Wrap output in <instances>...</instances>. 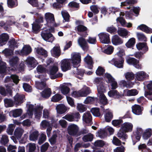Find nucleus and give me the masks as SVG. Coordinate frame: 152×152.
Listing matches in <instances>:
<instances>
[{
    "label": "nucleus",
    "instance_id": "6",
    "mask_svg": "<svg viewBox=\"0 0 152 152\" xmlns=\"http://www.w3.org/2000/svg\"><path fill=\"white\" fill-rule=\"evenodd\" d=\"M91 92L90 88L87 87L78 91H74L72 94L77 97H85Z\"/></svg>",
    "mask_w": 152,
    "mask_h": 152
},
{
    "label": "nucleus",
    "instance_id": "2",
    "mask_svg": "<svg viewBox=\"0 0 152 152\" xmlns=\"http://www.w3.org/2000/svg\"><path fill=\"white\" fill-rule=\"evenodd\" d=\"M71 57L70 59V61L72 64V65L74 67L77 68L80 65L81 61V57L79 53L74 52L71 55Z\"/></svg>",
    "mask_w": 152,
    "mask_h": 152
},
{
    "label": "nucleus",
    "instance_id": "52",
    "mask_svg": "<svg viewBox=\"0 0 152 152\" xmlns=\"http://www.w3.org/2000/svg\"><path fill=\"white\" fill-rule=\"evenodd\" d=\"M36 149V146L34 143H29L26 146V149L28 150L29 152H34Z\"/></svg>",
    "mask_w": 152,
    "mask_h": 152
},
{
    "label": "nucleus",
    "instance_id": "17",
    "mask_svg": "<svg viewBox=\"0 0 152 152\" xmlns=\"http://www.w3.org/2000/svg\"><path fill=\"white\" fill-rule=\"evenodd\" d=\"M143 130L141 128H137L136 131L135 132H134L133 138H135L137 140V141L134 142V141L132 139L134 145L137 142L140 141L141 138V134Z\"/></svg>",
    "mask_w": 152,
    "mask_h": 152
},
{
    "label": "nucleus",
    "instance_id": "24",
    "mask_svg": "<svg viewBox=\"0 0 152 152\" xmlns=\"http://www.w3.org/2000/svg\"><path fill=\"white\" fill-rule=\"evenodd\" d=\"M137 29H139L147 34H151L152 33V29L145 24H142L138 26Z\"/></svg>",
    "mask_w": 152,
    "mask_h": 152
},
{
    "label": "nucleus",
    "instance_id": "35",
    "mask_svg": "<svg viewBox=\"0 0 152 152\" xmlns=\"http://www.w3.org/2000/svg\"><path fill=\"white\" fill-rule=\"evenodd\" d=\"M43 109L42 106L37 105L35 108V117L37 118H39L41 116Z\"/></svg>",
    "mask_w": 152,
    "mask_h": 152
},
{
    "label": "nucleus",
    "instance_id": "39",
    "mask_svg": "<svg viewBox=\"0 0 152 152\" xmlns=\"http://www.w3.org/2000/svg\"><path fill=\"white\" fill-rule=\"evenodd\" d=\"M39 135V133L38 131H34L30 134L29 136V140L32 141H36L38 139Z\"/></svg>",
    "mask_w": 152,
    "mask_h": 152
},
{
    "label": "nucleus",
    "instance_id": "26",
    "mask_svg": "<svg viewBox=\"0 0 152 152\" xmlns=\"http://www.w3.org/2000/svg\"><path fill=\"white\" fill-rule=\"evenodd\" d=\"M8 45L9 48L12 50H14V49L17 48L18 47V44L14 38L10 39L8 42Z\"/></svg>",
    "mask_w": 152,
    "mask_h": 152
},
{
    "label": "nucleus",
    "instance_id": "11",
    "mask_svg": "<svg viewBox=\"0 0 152 152\" xmlns=\"http://www.w3.org/2000/svg\"><path fill=\"white\" fill-rule=\"evenodd\" d=\"M70 62V59H65L61 61V66L62 71L66 72L71 69V66Z\"/></svg>",
    "mask_w": 152,
    "mask_h": 152
},
{
    "label": "nucleus",
    "instance_id": "63",
    "mask_svg": "<svg viewBox=\"0 0 152 152\" xmlns=\"http://www.w3.org/2000/svg\"><path fill=\"white\" fill-rule=\"evenodd\" d=\"M125 77L129 80H132L134 79V75L132 72H127L125 74Z\"/></svg>",
    "mask_w": 152,
    "mask_h": 152
},
{
    "label": "nucleus",
    "instance_id": "10",
    "mask_svg": "<svg viewBox=\"0 0 152 152\" xmlns=\"http://www.w3.org/2000/svg\"><path fill=\"white\" fill-rule=\"evenodd\" d=\"M78 130L79 128L76 125L72 124L69 125L68 127V133L69 135L77 137Z\"/></svg>",
    "mask_w": 152,
    "mask_h": 152
},
{
    "label": "nucleus",
    "instance_id": "44",
    "mask_svg": "<svg viewBox=\"0 0 152 152\" xmlns=\"http://www.w3.org/2000/svg\"><path fill=\"white\" fill-rule=\"evenodd\" d=\"M32 49L30 46H24L20 51V53L22 54H25L28 55L31 52Z\"/></svg>",
    "mask_w": 152,
    "mask_h": 152
},
{
    "label": "nucleus",
    "instance_id": "34",
    "mask_svg": "<svg viewBox=\"0 0 152 152\" xmlns=\"http://www.w3.org/2000/svg\"><path fill=\"white\" fill-rule=\"evenodd\" d=\"M52 94L51 90L50 88H45L41 92V94L42 97L46 99L48 98Z\"/></svg>",
    "mask_w": 152,
    "mask_h": 152
},
{
    "label": "nucleus",
    "instance_id": "33",
    "mask_svg": "<svg viewBox=\"0 0 152 152\" xmlns=\"http://www.w3.org/2000/svg\"><path fill=\"white\" fill-rule=\"evenodd\" d=\"M117 33L119 36L122 38H126L128 37V33L129 32L126 29L123 28L118 29V30Z\"/></svg>",
    "mask_w": 152,
    "mask_h": 152
},
{
    "label": "nucleus",
    "instance_id": "58",
    "mask_svg": "<svg viewBox=\"0 0 152 152\" xmlns=\"http://www.w3.org/2000/svg\"><path fill=\"white\" fill-rule=\"evenodd\" d=\"M113 115L112 113L108 112L106 113L104 116L106 121L110 122L113 118Z\"/></svg>",
    "mask_w": 152,
    "mask_h": 152
},
{
    "label": "nucleus",
    "instance_id": "62",
    "mask_svg": "<svg viewBox=\"0 0 152 152\" xmlns=\"http://www.w3.org/2000/svg\"><path fill=\"white\" fill-rule=\"evenodd\" d=\"M4 104L7 107H11L13 105V101L11 99L6 98L4 100Z\"/></svg>",
    "mask_w": 152,
    "mask_h": 152
},
{
    "label": "nucleus",
    "instance_id": "20",
    "mask_svg": "<svg viewBox=\"0 0 152 152\" xmlns=\"http://www.w3.org/2000/svg\"><path fill=\"white\" fill-rule=\"evenodd\" d=\"M147 88L149 91L145 92V96L149 99L152 100V81L147 85Z\"/></svg>",
    "mask_w": 152,
    "mask_h": 152
},
{
    "label": "nucleus",
    "instance_id": "60",
    "mask_svg": "<svg viewBox=\"0 0 152 152\" xmlns=\"http://www.w3.org/2000/svg\"><path fill=\"white\" fill-rule=\"evenodd\" d=\"M77 108L80 113H83L87 110V107L85 105H83L81 104L78 103L77 106Z\"/></svg>",
    "mask_w": 152,
    "mask_h": 152
},
{
    "label": "nucleus",
    "instance_id": "56",
    "mask_svg": "<svg viewBox=\"0 0 152 152\" xmlns=\"http://www.w3.org/2000/svg\"><path fill=\"white\" fill-rule=\"evenodd\" d=\"M106 31L111 34H114L117 32L118 30L117 28L113 25L107 28Z\"/></svg>",
    "mask_w": 152,
    "mask_h": 152
},
{
    "label": "nucleus",
    "instance_id": "5",
    "mask_svg": "<svg viewBox=\"0 0 152 152\" xmlns=\"http://www.w3.org/2000/svg\"><path fill=\"white\" fill-rule=\"evenodd\" d=\"M100 42L104 44H108L110 42V35L107 33L102 32L98 34Z\"/></svg>",
    "mask_w": 152,
    "mask_h": 152
},
{
    "label": "nucleus",
    "instance_id": "42",
    "mask_svg": "<svg viewBox=\"0 0 152 152\" xmlns=\"http://www.w3.org/2000/svg\"><path fill=\"white\" fill-rule=\"evenodd\" d=\"M85 73V70L82 69H77L76 74L75 75V77L81 80Z\"/></svg>",
    "mask_w": 152,
    "mask_h": 152
},
{
    "label": "nucleus",
    "instance_id": "47",
    "mask_svg": "<svg viewBox=\"0 0 152 152\" xmlns=\"http://www.w3.org/2000/svg\"><path fill=\"white\" fill-rule=\"evenodd\" d=\"M99 102L100 103L104 105L108 104L107 100L104 94H100Z\"/></svg>",
    "mask_w": 152,
    "mask_h": 152
},
{
    "label": "nucleus",
    "instance_id": "27",
    "mask_svg": "<svg viewBox=\"0 0 152 152\" xmlns=\"http://www.w3.org/2000/svg\"><path fill=\"white\" fill-rule=\"evenodd\" d=\"M85 62L88 65V69H92L93 67V62L92 57L88 54L87 56L84 59Z\"/></svg>",
    "mask_w": 152,
    "mask_h": 152
},
{
    "label": "nucleus",
    "instance_id": "13",
    "mask_svg": "<svg viewBox=\"0 0 152 152\" xmlns=\"http://www.w3.org/2000/svg\"><path fill=\"white\" fill-rule=\"evenodd\" d=\"M124 58H115L112 60V62L115 66L119 68H123L124 62Z\"/></svg>",
    "mask_w": 152,
    "mask_h": 152
},
{
    "label": "nucleus",
    "instance_id": "45",
    "mask_svg": "<svg viewBox=\"0 0 152 152\" xmlns=\"http://www.w3.org/2000/svg\"><path fill=\"white\" fill-rule=\"evenodd\" d=\"M152 130L151 128L147 129L143 134V137L144 139L147 140L152 135Z\"/></svg>",
    "mask_w": 152,
    "mask_h": 152
},
{
    "label": "nucleus",
    "instance_id": "48",
    "mask_svg": "<svg viewBox=\"0 0 152 152\" xmlns=\"http://www.w3.org/2000/svg\"><path fill=\"white\" fill-rule=\"evenodd\" d=\"M63 98V97L61 94H57L52 97L51 100L53 102H56L61 100Z\"/></svg>",
    "mask_w": 152,
    "mask_h": 152
},
{
    "label": "nucleus",
    "instance_id": "25",
    "mask_svg": "<svg viewBox=\"0 0 152 152\" xmlns=\"http://www.w3.org/2000/svg\"><path fill=\"white\" fill-rule=\"evenodd\" d=\"M142 110L140 106L138 104H135L132 107V112L136 115H141L142 113Z\"/></svg>",
    "mask_w": 152,
    "mask_h": 152
},
{
    "label": "nucleus",
    "instance_id": "22",
    "mask_svg": "<svg viewBox=\"0 0 152 152\" xmlns=\"http://www.w3.org/2000/svg\"><path fill=\"white\" fill-rule=\"evenodd\" d=\"M9 39V36L5 33H3L0 35V46L5 45Z\"/></svg>",
    "mask_w": 152,
    "mask_h": 152
},
{
    "label": "nucleus",
    "instance_id": "12",
    "mask_svg": "<svg viewBox=\"0 0 152 152\" xmlns=\"http://www.w3.org/2000/svg\"><path fill=\"white\" fill-rule=\"evenodd\" d=\"M76 28L78 31V34L81 36L86 37L88 35L87 32L88 29L86 27L83 25H80Z\"/></svg>",
    "mask_w": 152,
    "mask_h": 152
},
{
    "label": "nucleus",
    "instance_id": "51",
    "mask_svg": "<svg viewBox=\"0 0 152 152\" xmlns=\"http://www.w3.org/2000/svg\"><path fill=\"white\" fill-rule=\"evenodd\" d=\"M23 129L20 128L16 129L14 132V135L17 138H20L23 133Z\"/></svg>",
    "mask_w": 152,
    "mask_h": 152
},
{
    "label": "nucleus",
    "instance_id": "21",
    "mask_svg": "<svg viewBox=\"0 0 152 152\" xmlns=\"http://www.w3.org/2000/svg\"><path fill=\"white\" fill-rule=\"evenodd\" d=\"M136 46L138 50H142L144 53H145L148 50V48L146 42H139L137 44Z\"/></svg>",
    "mask_w": 152,
    "mask_h": 152
},
{
    "label": "nucleus",
    "instance_id": "31",
    "mask_svg": "<svg viewBox=\"0 0 152 152\" xmlns=\"http://www.w3.org/2000/svg\"><path fill=\"white\" fill-rule=\"evenodd\" d=\"M83 37H79L78 40V42L82 49L85 50L87 47V43L86 39Z\"/></svg>",
    "mask_w": 152,
    "mask_h": 152
},
{
    "label": "nucleus",
    "instance_id": "61",
    "mask_svg": "<svg viewBox=\"0 0 152 152\" xmlns=\"http://www.w3.org/2000/svg\"><path fill=\"white\" fill-rule=\"evenodd\" d=\"M138 91L136 89L129 90L127 92V95L128 96H134L138 94Z\"/></svg>",
    "mask_w": 152,
    "mask_h": 152
},
{
    "label": "nucleus",
    "instance_id": "15",
    "mask_svg": "<svg viewBox=\"0 0 152 152\" xmlns=\"http://www.w3.org/2000/svg\"><path fill=\"white\" fill-rule=\"evenodd\" d=\"M83 120L86 124H88V125H91L92 123L91 115L89 112L85 113L83 116Z\"/></svg>",
    "mask_w": 152,
    "mask_h": 152
},
{
    "label": "nucleus",
    "instance_id": "57",
    "mask_svg": "<svg viewBox=\"0 0 152 152\" xmlns=\"http://www.w3.org/2000/svg\"><path fill=\"white\" fill-rule=\"evenodd\" d=\"M98 136L101 138H104L106 137L107 134V132L105 129L99 130L98 132Z\"/></svg>",
    "mask_w": 152,
    "mask_h": 152
},
{
    "label": "nucleus",
    "instance_id": "50",
    "mask_svg": "<svg viewBox=\"0 0 152 152\" xmlns=\"http://www.w3.org/2000/svg\"><path fill=\"white\" fill-rule=\"evenodd\" d=\"M37 70L39 74L45 73L47 72V69L43 67L42 65H39L37 68Z\"/></svg>",
    "mask_w": 152,
    "mask_h": 152
},
{
    "label": "nucleus",
    "instance_id": "49",
    "mask_svg": "<svg viewBox=\"0 0 152 152\" xmlns=\"http://www.w3.org/2000/svg\"><path fill=\"white\" fill-rule=\"evenodd\" d=\"M93 139V135L89 133L83 136L82 138L83 140L85 142L91 141Z\"/></svg>",
    "mask_w": 152,
    "mask_h": 152
},
{
    "label": "nucleus",
    "instance_id": "37",
    "mask_svg": "<svg viewBox=\"0 0 152 152\" xmlns=\"http://www.w3.org/2000/svg\"><path fill=\"white\" fill-rule=\"evenodd\" d=\"M27 64L29 66L34 68L37 64V63L35 59L33 57L28 58L26 60Z\"/></svg>",
    "mask_w": 152,
    "mask_h": 152
},
{
    "label": "nucleus",
    "instance_id": "9",
    "mask_svg": "<svg viewBox=\"0 0 152 152\" xmlns=\"http://www.w3.org/2000/svg\"><path fill=\"white\" fill-rule=\"evenodd\" d=\"M41 36L44 40L49 42H52L55 39L51 33L46 30L42 31L41 32Z\"/></svg>",
    "mask_w": 152,
    "mask_h": 152
},
{
    "label": "nucleus",
    "instance_id": "43",
    "mask_svg": "<svg viewBox=\"0 0 152 152\" xmlns=\"http://www.w3.org/2000/svg\"><path fill=\"white\" fill-rule=\"evenodd\" d=\"M97 89L99 94H104V93L106 91L104 83H102L97 86Z\"/></svg>",
    "mask_w": 152,
    "mask_h": 152
},
{
    "label": "nucleus",
    "instance_id": "55",
    "mask_svg": "<svg viewBox=\"0 0 152 152\" xmlns=\"http://www.w3.org/2000/svg\"><path fill=\"white\" fill-rule=\"evenodd\" d=\"M91 111L92 114L95 116L99 117L101 115L99 112V109L98 107L92 108L91 109Z\"/></svg>",
    "mask_w": 152,
    "mask_h": 152
},
{
    "label": "nucleus",
    "instance_id": "14",
    "mask_svg": "<svg viewBox=\"0 0 152 152\" xmlns=\"http://www.w3.org/2000/svg\"><path fill=\"white\" fill-rule=\"evenodd\" d=\"M19 61V59L17 56H13L9 59V64L11 66L13 67L15 70H16L18 69Z\"/></svg>",
    "mask_w": 152,
    "mask_h": 152
},
{
    "label": "nucleus",
    "instance_id": "1",
    "mask_svg": "<svg viewBox=\"0 0 152 152\" xmlns=\"http://www.w3.org/2000/svg\"><path fill=\"white\" fill-rule=\"evenodd\" d=\"M133 127L132 124L129 122H125L123 123L117 133V136L120 139L125 140L128 138L126 132L132 131Z\"/></svg>",
    "mask_w": 152,
    "mask_h": 152
},
{
    "label": "nucleus",
    "instance_id": "36",
    "mask_svg": "<svg viewBox=\"0 0 152 152\" xmlns=\"http://www.w3.org/2000/svg\"><path fill=\"white\" fill-rule=\"evenodd\" d=\"M57 113L59 114H62L65 113L67 110V108L65 105L63 104L58 105L56 107Z\"/></svg>",
    "mask_w": 152,
    "mask_h": 152
},
{
    "label": "nucleus",
    "instance_id": "4",
    "mask_svg": "<svg viewBox=\"0 0 152 152\" xmlns=\"http://www.w3.org/2000/svg\"><path fill=\"white\" fill-rule=\"evenodd\" d=\"M15 21H12L11 20H7L6 22L1 20L0 21V28L6 31H9L11 29V26L15 25Z\"/></svg>",
    "mask_w": 152,
    "mask_h": 152
},
{
    "label": "nucleus",
    "instance_id": "32",
    "mask_svg": "<svg viewBox=\"0 0 152 152\" xmlns=\"http://www.w3.org/2000/svg\"><path fill=\"white\" fill-rule=\"evenodd\" d=\"M121 117L119 118L118 119H115L112 121V124L115 127L117 128H120L123 123V121Z\"/></svg>",
    "mask_w": 152,
    "mask_h": 152
},
{
    "label": "nucleus",
    "instance_id": "54",
    "mask_svg": "<svg viewBox=\"0 0 152 152\" xmlns=\"http://www.w3.org/2000/svg\"><path fill=\"white\" fill-rule=\"evenodd\" d=\"M137 36L139 41L146 42L147 41L146 37L145 35L142 33H137Z\"/></svg>",
    "mask_w": 152,
    "mask_h": 152
},
{
    "label": "nucleus",
    "instance_id": "28",
    "mask_svg": "<svg viewBox=\"0 0 152 152\" xmlns=\"http://www.w3.org/2000/svg\"><path fill=\"white\" fill-rule=\"evenodd\" d=\"M108 96L111 97L118 99L121 97V95L116 90H112L110 91L108 93Z\"/></svg>",
    "mask_w": 152,
    "mask_h": 152
},
{
    "label": "nucleus",
    "instance_id": "18",
    "mask_svg": "<svg viewBox=\"0 0 152 152\" xmlns=\"http://www.w3.org/2000/svg\"><path fill=\"white\" fill-rule=\"evenodd\" d=\"M24 95L17 93L14 97V102L17 105L20 104L24 102Z\"/></svg>",
    "mask_w": 152,
    "mask_h": 152
},
{
    "label": "nucleus",
    "instance_id": "53",
    "mask_svg": "<svg viewBox=\"0 0 152 152\" xmlns=\"http://www.w3.org/2000/svg\"><path fill=\"white\" fill-rule=\"evenodd\" d=\"M60 90L62 94L64 95H66L68 94L69 93L70 88L67 86L62 85L61 87Z\"/></svg>",
    "mask_w": 152,
    "mask_h": 152
},
{
    "label": "nucleus",
    "instance_id": "38",
    "mask_svg": "<svg viewBox=\"0 0 152 152\" xmlns=\"http://www.w3.org/2000/svg\"><path fill=\"white\" fill-rule=\"evenodd\" d=\"M23 111L20 109H17L12 110L10 113V114H12L13 117L16 118L20 116Z\"/></svg>",
    "mask_w": 152,
    "mask_h": 152
},
{
    "label": "nucleus",
    "instance_id": "30",
    "mask_svg": "<svg viewBox=\"0 0 152 152\" xmlns=\"http://www.w3.org/2000/svg\"><path fill=\"white\" fill-rule=\"evenodd\" d=\"M52 56L54 57H59L61 55L60 48L59 47L55 46L51 50Z\"/></svg>",
    "mask_w": 152,
    "mask_h": 152
},
{
    "label": "nucleus",
    "instance_id": "16",
    "mask_svg": "<svg viewBox=\"0 0 152 152\" xmlns=\"http://www.w3.org/2000/svg\"><path fill=\"white\" fill-rule=\"evenodd\" d=\"M19 79L18 76L15 75H11L10 77L7 76L6 77L4 80V82L6 83L13 81L14 83L17 84L19 83Z\"/></svg>",
    "mask_w": 152,
    "mask_h": 152
},
{
    "label": "nucleus",
    "instance_id": "40",
    "mask_svg": "<svg viewBox=\"0 0 152 152\" xmlns=\"http://www.w3.org/2000/svg\"><path fill=\"white\" fill-rule=\"evenodd\" d=\"M36 52L40 55L44 56L45 57H46L47 56V51L42 48H35Z\"/></svg>",
    "mask_w": 152,
    "mask_h": 152
},
{
    "label": "nucleus",
    "instance_id": "3",
    "mask_svg": "<svg viewBox=\"0 0 152 152\" xmlns=\"http://www.w3.org/2000/svg\"><path fill=\"white\" fill-rule=\"evenodd\" d=\"M58 70V67L56 65H53L50 67L49 73L50 78L51 79H55L57 78L61 77L63 74L58 72L56 73Z\"/></svg>",
    "mask_w": 152,
    "mask_h": 152
},
{
    "label": "nucleus",
    "instance_id": "59",
    "mask_svg": "<svg viewBox=\"0 0 152 152\" xmlns=\"http://www.w3.org/2000/svg\"><path fill=\"white\" fill-rule=\"evenodd\" d=\"M61 14L64 19L63 20V22L69 21L70 16L67 12L62 11Z\"/></svg>",
    "mask_w": 152,
    "mask_h": 152
},
{
    "label": "nucleus",
    "instance_id": "23",
    "mask_svg": "<svg viewBox=\"0 0 152 152\" xmlns=\"http://www.w3.org/2000/svg\"><path fill=\"white\" fill-rule=\"evenodd\" d=\"M112 42L113 45H117L122 44L123 40L118 35H115L112 37Z\"/></svg>",
    "mask_w": 152,
    "mask_h": 152
},
{
    "label": "nucleus",
    "instance_id": "64",
    "mask_svg": "<svg viewBox=\"0 0 152 152\" xmlns=\"http://www.w3.org/2000/svg\"><path fill=\"white\" fill-rule=\"evenodd\" d=\"M105 71V69L102 67L99 66L96 70V73L97 75L101 76L104 73Z\"/></svg>",
    "mask_w": 152,
    "mask_h": 152
},
{
    "label": "nucleus",
    "instance_id": "8",
    "mask_svg": "<svg viewBox=\"0 0 152 152\" xmlns=\"http://www.w3.org/2000/svg\"><path fill=\"white\" fill-rule=\"evenodd\" d=\"M127 63L130 65H133L135 68L137 69H141L142 66L139 64V60L135 58L130 57H127L126 58Z\"/></svg>",
    "mask_w": 152,
    "mask_h": 152
},
{
    "label": "nucleus",
    "instance_id": "29",
    "mask_svg": "<svg viewBox=\"0 0 152 152\" xmlns=\"http://www.w3.org/2000/svg\"><path fill=\"white\" fill-rule=\"evenodd\" d=\"M137 1L136 0H126L125 1L121 3V6H126L129 5V7H127V8L130 9L134 4L137 3Z\"/></svg>",
    "mask_w": 152,
    "mask_h": 152
},
{
    "label": "nucleus",
    "instance_id": "41",
    "mask_svg": "<svg viewBox=\"0 0 152 152\" xmlns=\"http://www.w3.org/2000/svg\"><path fill=\"white\" fill-rule=\"evenodd\" d=\"M135 39L134 38L132 37L130 38L126 43V46L128 48H133L135 43Z\"/></svg>",
    "mask_w": 152,
    "mask_h": 152
},
{
    "label": "nucleus",
    "instance_id": "46",
    "mask_svg": "<svg viewBox=\"0 0 152 152\" xmlns=\"http://www.w3.org/2000/svg\"><path fill=\"white\" fill-rule=\"evenodd\" d=\"M32 25L33 32L35 33H37L41 27V25L35 22H34Z\"/></svg>",
    "mask_w": 152,
    "mask_h": 152
},
{
    "label": "nucleus",
    "instance_id": "7",
    "mask_svg": "<svg viewBox=\"0 0 152 152\" xmlns=\"http://www.w3.org/2000/svg\"><path fill=\"white\" fill-rule=\"evenodd\" d=\"M45 19L48 26H55L56 23L54 15L50 12L45 14Z\"/></svg>",
    "mask_w": 152,
    "mask_h": 152
},
{
    "label": "nucleus",
    "instance_id": "19",
    "mask_svg": "<svg viewBox=\"0 0 152 152\" xmlns=\"http://www.w3.org/2000/svg\"><path fill=\"white\" fill-rule=\"evenodd\" d=\"M148 77V75L143 71H140L137 72L135 75L136 79L138 81H141L146 80Z\"/></svg>",
    "mask_w": 152,
    "mask_h": 152
}]
</instances>
